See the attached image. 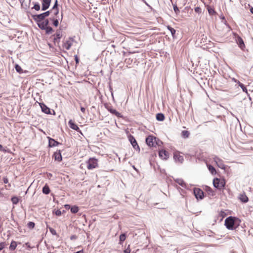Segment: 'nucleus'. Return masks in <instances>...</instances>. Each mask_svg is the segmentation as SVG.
Returning a JSON list of instances; mask_svg holds the SVG:
<instances>
[{
  "label": "nucleus",
  "mask_w": 253,
  "mask_h": 253,
  "mask_svg": "<svg viewBox=\"0 0 253 253\" xmlns=\"http://www.w3.org/2000/svg\"><path fill=\"white\" fill-rule=\"evenodd\" d=\"M241 220L236 217L229 216L226 218L225 220V225L226 227L229 230H233L238 227Z\"/></svg>",
  "instance_id": "1"
},
{
  "label": "nucleus",
  "mask_w": 253,
  "mask_h": 253,
  "mask_svg": "<svg viewBox=\"0 0 253 253\" xmlns=\"http://www.w3.org/2000/svg\"><path fill=\"white\" fill-rule=\"evenodd\" d=\"M97 160L94 158H90L88 159L87 163V168L88 169H92L98 167Z\"/></svg>",
  "instance_id": "2"
},
{
  "label": "nucleus",
  "mask_w": 253,
  "mask_h": 253,
  "mask_svg": "<svg viewBox=\"0 0 253 253\" xmlns=\"http://www.w3.org/2000/svg\"><path fill=\"white\" fill-rule=\"evenodd\" d=\"M213 184L215 188L218 189H221L223 188L225 185V182L224 180H220L217 178L214 179L213 180Z\"/></svg>",
  "instance_id": "3"
},
{
  "label": "nucleus",
  "mask_w": 253,
  "mask_h": 253,
  "mask_svg": "<svg viewBox=\"0 0 253 253\" xmlns=\"http://www.w3.org/2000/svg\"><path fill=\"white\" fill-rule=\"evenodd\" d=\"M128 139L133 148L136 150L140 151V148L133 136L129 134L128 136Z\"/></svg>",
  "instance_id": "4"
},
{
  "label": "nucleus",
  "mask_w": 253,
  "mask_h": 253,
  "mask_svg": "<svg viewBox=\"0 0 253 253\" xmlns=\"http://www.w3.org/2000/svg\"><path fill=\"white\" fill-rule=\"evenodd\" d=\"M194 194L197 200H202L204 198V192L200 188H195L193 190Z\"/></svg>",
  "instance_id": "5"
},
{
  "label": "nucleus",
  "mask_w": 253,
  "mask_h": 253,
  "mask_svg": "<svg viewBox=\"0 0 253 253\" xmlns=\"http://www.w3.org/2000/svg\"><path fill=\"white\" fill-rule=\"evenodd\" d=\"M146 142L149 146H155L157 143V138L152 136H149L146 138Z\"/></svg>",
  "instance_id": "6"
},
{
  "label": "nucleus",
  "mask_w": 253,
  "mask_h": 253,
  "mask_svg": "<svg viewBox=\"0 0 253 253\" xmlns=\"http://www.w3.org/2000/svg\"><path fill=\"white\" fill-rule=\"evenodd\" d=\"M214 161L216 164L217 166L221 169H225L226 168V166L224 164L223 161L217 157V156H215L213 158Z\"/></svg>",
  "instance_id": "7"
},
{
  "label": "nucleus",
  "mask_w": 253,
  "mask_h": 253,
  "mask_svg": "<svg viewBox=\"0 0 253 253\" xmlns=\"http://www.w3.org/2000/svg\"><path fill=\"white\" fill-rule=\"evenodd\" d=\"M32 18L36 23H39L40 22L43 21L45 17L41 13L40 14L33 15Z\"/></svg>",
  "instance_id": "8"
},
{
  "label": "nucleus",
  "mask_w": 253,
  "mask_h": 253,
  "mask_svg": "<svg viewBox=\"0 0 253 253\" xmlns=\"http://www.w3.org/2000/svg\"><path fill=\"white\" fill-rule=\"evenodd\" d=\"M173 159L175 161L180 163H182L184 161L183 157L181 156L178 152H174L173 153Z\"/></svg>",
  "instance_id": "9"
},
{
  "label": "nucleus",
  "mask_w": 253,
  "mask_h": 253,
  "mask_svg": "<svg viewBox=\"0 0 253 253\" xmlns=\"http://www.w3.org/2000/svg\"><path fill=\"white\" fill-rule=\"evenodd\" d=\"M39 105L41 108L42 112L46 114H51L50 109L43 103H40Z\"/></svg>",
  "instance_id": "10"
},
{
  "label": "nucleus",
  "mask_w": 253,
  "mask_h": 253,
  "mask_svg": "<svg viewBox=\"0 0 253 253\" xmlns=\"http://www.w3.org/2000/svg\"><path fill=\"white\" fill-rule=\"evenodd\" d=\"M51 0H42V10L45 11L47 9L50 4Z\"/></svg>",
  "instance_id": "11"
},
{
  "label": "nucleus",
  "mask_w": 253,
  "mask_h": 253,
  "mask_svg": "<svg viewBox=\"0 0 253 253\" xmlns=\"http://www.w3.org/2000/svg\"><path fill=\"white\" fill-rule=\"evenodd\" d=\"M68 124L72 129L75 130L78 132H80L81 133H82L80 129L78 126L75 123H74L72 120H70L69 121Z\"/></svg>",
  "instance_id": "12"
},
{
  "label": "nucleus",
  "mask_w": 253,
  "mask_h": 253,
  "mask_svg": "<svg viewBox=\"0 0 253 253\" xmlns=\"http://www.w3.org/2000/svg\"><path fill=\"white\" fill-rule=\"evenodd\" d=\"M159 157L163 160H167L169 158V153L165 150H161L159 152Z\"/></svg>",
  "instance_id": "13"
},
{
  "label": "nucleus",
  "mask_w": 253,
  "mask_h": 253,
  "mask_svg": "<svg viewBox=\"0 0 253 253\" xmlns=\"http://www.w3.org/2000/svg\"><path fill=\"white\" fill-rule=\"evenodd\" d=\"M48 146L50 147H52L54 146H58L60 144L59 142L55 140L54 139L48 137Z\"/></svg>",
  "instance_id": "14"
},
{
  "label": "nucleus",
  "mask_w": 253,
  "mask_h": 253,
  "mask_svg": "<svg viewBox=\"0 0 253 253\" xmlns=\"http://www.w3.org/2000/svg\"><path fill=\"white\" fill-rule=\"evenodd\" d=\"M53 156L55 160L58 161V162H61L62 160L61 150L55 152L53 154Z\"/></svg>",
  "instance_id": "15"
},
{
  "label": "nucleus",
  "mask_w": 253,
  "mask_h": 253,
  "mask_svg": "<svg viewBox=\"0 0 253 253\" xmlns=\"http://www.w3.org/2000/svg\"><path fill=\"white\" fill-rule=\"evenodd\" d=\"M107 109L112 114L115 115L118 117H121V114L119 112H118L116 110L113 109L111 107H107Z\"/></svg>",
  "instance_id": "16"
},
{
  "label": "nucleus",
  "mask_w": 253,
  "mask_h": 253,
  "mask_svg": "<svg viewBox=\"0 0 253 253\" xmlns=\"http://www.w3.org/2000/svg\"><path fill=\"white\" fill-rule=\"evenodd\" d=\"M239 198L243 203H247L249 200L248 197L244 193L240 194Z\"/></svg>",
  "instance_id": "17"
},
{
  "label": "nucleus",
  "mask_w": 253,
  "mask_h": 253,
  "mask_svg": "<svg viewBox=\"0 0 253 253\" xmlns=\"http://www.w3.org/2000/svg\"><path fill=\"white\" fill-rule=\"evenodd\" d=\"M237 42L239 45V46L242 49H243L245 47V45L243 39L239 37L237 39Z\"/></svg>",
  "instance_id": "18"
},
{
  "label": "nucleus",
  "mask_w": 253,
  "mask_h": 253,
  "mask_svg": "<svg viewBox=\"0 0 253 253\" xmlns=\"http://www.w3.org/2000/svg\"><path fill=\"white\" fill-rule=\"evenodd\" d=\"M235 82L237 83L238 84L239 86L241 87V88L242 89L243 91L246 92L249 95L248 90L246 87L244 85V84L240 83L239 81H237L235 80Z\"/></svg>",
  "instance_id": "19"
},
{
  "label": "nucleus",
  "mask_w": 253,
  "mask_h": 253,
  "mask_svg": "<svg viewBox=\"0 0 253 253\" xmlns=\"http://www.w3.org/2000/svg\"><path fill=\"white\" fill-rule=\"evenodd\" d=\"M72 42L70 41H67L64 43L63 47L67 50H69L72 46Z\"/></svg>",
  "instance_id": "20"
},
{
  "label": "nucleus",
  "mask_w": 253,
  "mask_h": 253,
  "mask_svg": "<svg viewBox=\"0 0 253 253\" xmlns=\"http://www.w3.org/2000/svg\"><path fill=\"white\" fill-rule=\"evenodd\" d=\"M42 191L43 193H44V194H46V195L50 193V189L47 184H45L43 187Z\"/></svg>",
  "instance_id": "21"
},
{
  "label": "nucleus",
  "mask_w": 253,
  "mask_h": 253,
  "mask_svg": "<svg viewBox=\"0 0 253 253\" xmlns=\"http://www.w3.org/2000/svg\"><path fill=\"white\" fill-rule=\"evenodd\" d=\"M175 181L177 183H178L179 185L181 186L182 187H186V184L184 182V181L183 180V179H180V178H177L175 180Z\"/></svg>",
  "instance_id": "22"
},
{
  "label": "nucleus",
  "mask_w": 253,
  "mask_h": 253,
  "mask_svg": "<svg viewBox=\"0 0 253 253\" xmlns=\"http://www.w3.org/2000/svg\"><path fill=\"white\" fill-rule=\"evenodd\" d=\"M205 190L207 192V193L211 195V196H214L215 195V193L214 191L212 190V189L209 186H206L205 187Z\"/></svg>",
  "instance_id": "23"
},
{
  "label": "nucleus",
  "mask_w": 253,
  "mask_h": 253,
  "mask_svg": "<svg viewBox=\"0 0 253 253\" xmlns=\"http://www.w3.org/2000/svg\"><path fill=\"white\" fill-rule=\"evenodd\" d=\"M156 119L159 121H163L165 119V116L163 113H158L156 115Z\"/></svg>",
  "instance_id": "24"
},
{
  "label": "nucleus",
  "mask_w": 253,
  "mask_h": 253,
  "mask_svg": "<svg viewBox=\"0 0 253 253\" xmlns=\"http://www.w3.org/2000/svg\"><path fill=\"white\" fill-rule=\"evenodd\" d=\"M17 243L14 241H12L9 246V250L13 251H14L17 247Z\"/></svg>",
  "instance_id": "25"
},
{
  "label": "nucleus",
  "mask_w": 253,
  "mask_h": 253,
  "mask_svg": "<svg viewBox=\"0 0 253 253\" xmlns=\"http://www.w3.org/2000/svg\"><path fill=\"white\" fill-rule=\"evenodd\" d=\"M61 35L59 32H57L55 34V37L54 38V42H56L59 41L61 38Z\"/></svg>",
  "instance_id": "26"
},
{
  "label": "nucleus",
  "mask_w": 253,
  "mask_h": 253,
  "mask_svg": "<svg viewBox=\"0 0 253 253\" xmlns=\"http://www.w3.org/2000/svg\"><path fill=\"white\" fill-rule=\"evenodd\" d=\"M208 168L209 171L212 174H215L216 173V170L215 168L211 165H208Z\"/></svg>",
  "instance_id": "27"
},
{
  "label": "nucleus",
  "mask_w": 253,
  "mask_h": 253,
  "mask_svg": "<svg viewBox=\"0 0 253 253\" xmlns=\"http://www.w3.org/2000/svg\"><path fill=\"white\" fill-rule=\"evenodd\" d=\"M207 8L210 15H213L215 13V11L211 6L208 5Z\"/></svg>",
  "instance_id": "28"
},
{
  "label": "nucleus",
  "mask_w": 253,
  "mask_h": 253,
  "mask_svg": "<svg viewBox=\"0 0 253 253\" xmlns=\"http://www.w3.org/2000/svg\"><path fill=\"white\" fill-rule=\"evenodd\" d=\"M190 133L187 130H183L181 132V135L184 138H187L189 137Z\"/></svg>",
  "instance_id": "29"
},
{
  "label": "nucleus",
  "mask_w": 253,
  "mask_h": 253,
  "mask_svg": "<svg viewBox=\"0 0 253 253\" xmlns=\"http://www.w3.org/2000/svg\"><path fill=\"white\" fill-rule=\"evenodd\" d=\"M38 27L41 29L42 30H45V29L46 28V26H45V25H44V24L43 23V22L42 21V22H40L39 23H37Z\"/></svg>",
  "instance_id": "30"
},
{
  "label": "nucleus",
  "mask_w": 253,
  "mask_h": 253,
  "mask_svg": "<svg viewBox=\"0 0 253 253\" xmlns=\"http://www.w3.org/2000/svg\"><path fill=\"white\" fill-rule=\"evenodd\" d=\"M70 210H71V211L73 213H76L78 212L79 209L78 207H77L76 206H74L71 208Z\"/></svg>",
  "instance_id": "31"
},
{
  "label": "nucleus",
  "mask_w": 253,
  "mask_h": 253,
  "mask_svg": "<svg viewBox=\"0 0 253 253\" xmlns=\"http://www.w3.org/2000/svg\"><path fill=\"white\" fill-rule=\"evenodd\" d=\"M15 68L16 71L18 73H19L20 74L23 73V70H22L21 67L19 65L16 64L15 66Z\"/></svg>",
  "instance_id": "32"
},
{
  "label": "nucleus",
  "mask_w": 253,
  "mask_h": 253,
  "mask_svg": "<svg viewBox=\"0 0 253 253\" xmlns=\"http://www.w3.org/2000/svg\"><path fill=\"white\" fill-rule=\"evenodd\" d=\"M168 29L170 32L172 36L174 37V34H175L176 32L175 30L169 26H168Z\"/></svg>",
  "instance_id": "33"
},
{
  "label": "nucleus",
  "mask_w": 253,
  "mask_h": 253,
  "mask_svg": "<svg viewBox=\"0 0 253 253\" xmlns=\"http://www.w3.org/2000/svg\"><path fill=\"white\" fill-rule=\"evenodd\" d=\"M11 200L12 203L14 205L17 204L19 202V199L17 197H13Z\"/></svg>",
  "instance_id": "34"
},
{
  "label": "nucleus",
  "mask_w": 253,
  "mask_h": 253,
  "mask_svg": "<svg viewBox=\"0 0 253 253\" xmlns=\"http://www.w3.org/2000/svg\"><path fill=\"white\" fill-rule=\"evenodd\" d=\"M126 238V236L125 234H122L120 236V243L121 244L122 242H123Z\"/></svg>",
  "instance_id": "35"
},
{
  "label": "nucleus",
  "mask_w": 253,
  "mask_h": 253,
  "mask_svg": "<svg viewBox=\"0 0 253 253\" xmlns=\"http://www.w3.org/2000/svg\"><path fill=\"white\" fill-rule=\"evenodd\" d=\"M45 32L47 34H49L53 32V29L51 27L47 26L46 28L45 29Z\"/></svg>",
  "instance_id": "36"
},
{
  "label": "nucleus",
  "mask_w": 253,
  "mask_h": 253,
  "mask_svg": "<svg viewBox=\"0 0 253 253\" xmlns=\"http://www.w3.org/2000/svg\"><path fill=\"white\" fill-rule=\"evenodd\" d=\"M50 20H52L53 21V25L55 26V27H57L59 25V22H58V20L57 19H55L54 18H50Z\"/></svg>",
  "instance_id": "37"
},
{
  "label": "nucleus",
  "mask_w": 253,
  "mask_h": 253,
  "mask_svg": "<svg viewBox=\"0 0 253 253\" xmlns=\"http://www.w3.org/2000/svg\"><path fill=\"white\" fill-rule=\"evenodd\" d=\"M33 9H35L37 11H39L40 9V5L39 3L36 2L34 4Z\"/></svg>",
  "instance_id": "38"
},
{
  "label": "nucleus",
  "mask_w": 253,
  "mask_h": 253,
  "mask_svg": "<svg viewBox=\"0 0 253 253\" xmlns=\"http://www.w3.org/2000/svg\"><path fill=\"white\" fill-rule=\"evenodd\" d=\"M35 223L33 222H29L27 224V226L30 229H33L35 227Z\"/></svg>",
  "instance_id": "39"
},
{
  "label": "nucleus",
  "mask_w": 253,
  "mask_h": 253,
  "mask_svg": "<svg viewBox=\"0 0 253 253\" xmlns=\"http://www.w3.org/2000/svg\"><path fill=\"white\" fill-rule=\"evenodd\" d=\"M173 10L175 13L177 14L180 12V11L176 4H173Z\"/></svg>",
  "instance_id": "40"
},
{
  "label": "nucleus",
  "mask_w": 253,
  "mask_h": 253,
  "mask_svg": "<svg viewBox=\"0 0 253 253\" xmlns=\"http://www.w3.org/2000/svg\"><path fill=\"white\" fill-rule=\"evenodd\" d=\"M55 9H58L57 0H55L54 5L53 6L52 8V10H55Z\"/></svg>",
  "instance_id": "41"
},
{
  "label": "nucleus",
  "mask_w": 253,
  "mask_h": 253,
  "mask_svg": "<svg viewBox=\"0 0 253 253\" xmlns=\"http://www.w3.org/2000/svg\"><path fill=\"white\" fill-rule=\"evenodd\" d=\"M49 230L50 232L53 235H56L57 234L56 231L53 228L51 227L49 228Z\"/></svg>",
  "instance_id": "42"
},
{
  "label": "nucleus",
  "mask_w": 253,
  "mask_h": 253,
  "mask_svg": "<svg viewBox=\"0 0 253 253\" xmlns=\"http://www.w3.org/2000/svg\"><path fill=\"white\" fill-rule=\"evenodd\" d=\"M51 12V10H48V11H45V12L42 13V14H43L44 17H46L49 15V14Z\"/></svg>",
  "instance_id": "43"
},
{
  "label": "nucleus",
  "mask_w": 253,
  "mask_h": 253,
  "mask_svg": "<svg viewBox=\"0 0 253 253\" xmlns=\"http://www.w3.org/2000/svg\"><path fill=\"white\" fill-rule=\"evenodd\" d=\"M195 11L198 13H201V8L200 7H196L195 8Z\"/></svg>",
  "instance_id": "44"
},
{
  "label": "nucleus",
  "mask_w": 253,
  "mask_h": 253,
  "mask_svg": "<svg viewBox=\"0 0 253 253\" xmlns=\"http://www.w3.org/2000/svg\"><path fill=\"white\" fill-rule=\"evenodd\" d=\"M5 242H1L0 243V251L3 249L5 247Z\"/></svg>",
  "instance_id": "45"
},
{
  "label": "nucleus",
  "mask_w": 253,
  "mask_h": 253,
  "mask_svg": "<svg viewBox=\"0 0 253 253\" xmlns=\"http://www.w3.org/2000/svg\"><path fill=\"white\" fill-rule=\"evenodd\" d=\"M55 214L56 215H58V216H60L62 214V212H61V211L59 210H56L55 211Z\"/></svg>",
  "instance_id": "46"
},
{
  "label": "nucleus",
  "mask_w": 253,
  "mask_h": 253,
  "mask_svg": "<svg viewBox=\"0 0 253 253\" xmlns=\"http://www.w3.org/2000/svg\"><path fill=\"white\" fill-rule=\"evenodd\" d=\"M130 249L129 248V245H128V247L127 248V249H126L124 251V253H130Z\"/></svg>",
  "instance_id": "47"
},
{
  "label": "nucleus",
  "mask_w": 253,
  "mask_h": 253,
  "mask_svg": "<svg viewBox=\"0 0 253 253\" xmlns=\"http://www.w3.org/2000/svg\"><path fill=\"white\" fill-rule=\"evenodd\" d=\"M42 22L44 25H45V26H48L49 24V20L48 19H44L43 21H42Z\"/></svg>",
  "instance_id": "48"
},
{
  "label": "nucleus",
  "mask_w": 253,
  "mask_h": 253,
  "mask_svg": "<svg viewBox=\"0 0 253 253\" xmlns=\"http://www.w3.org/2000/svg\"><path fill=\"white\" fill-rule=\"evenodd\" d=\"M3 181L4 183L7 184L8 183V179L6 177H4L3 178Z\"/></svg>",
  "instance_id": "49"
},
{
  "label": "nucleus",
  "mask_w": 253,
  "mask_h": 253,
  "mask_svg": "<svg viewBox=\"0 0 253 253\" xmlns=\"http://www.w3.org/2000/svg\"><path fill=\"white\" fill-rule=\"evenodd\" d=\"M51 10L52 11V10ZM53 10L54 11V14L55 15H57L59 13V9H55Z\"/></svg>",
  "instance_id": "50"
},
{
  "label": "nucleus",
  "mask_w": 253,
  "mask_h": 253,
  "mask_svg": "<svg viewBox=\"0 0 253 253\" xmlns=\"http://www.w3.org/2000/svg\"><path fill=\"white\" fill-rule=\"evenodd\" d=\"M0 151L2 152H5V150L3 148V146L0 144Z\"/></svg>",
  "instance_id": "51"
},
{
  "label": "nucleus",
  "mask_w": 253,
  "mask_h": 253,
  "mask_svg": "<svg viewBox=\"0 0 253 253\" xmlns=\"http://www.w3.org/2000/svg\"><path fill=\"white\" fill-rule=\"evenodd\" d=\"M81 111L83 112V113H84L85 111V108L84 107H81Z\"/></svg>",
  "instance_id": "52"
},
{
  "label": "nucleus",
  "mask_w": 253,
  "mask_h": 253,
  "mask_svg": "<svg viewBox=\"0 0 253 253\" xmlns=\"http://www.w3.org/2000/svg\"><path fill=\"white\" fill-rule=\"evenodd\" d=\"M75 61H76V63H78L79 62V59L78 58L77 55L75 56Z\"/></svg>",
  "instance_id": "53"
},
{
  "label": "nucleus",
  "mask_w": 253,
  "mask_h": 253,
  "mask_svg": "<svg viewBox=\"0 0 253 253\" xmlns=\"http://www.w3.org/2000/svg\"><path fill=\"white\" fill-rule=\"evenodd\" d=\"M77 238V237L76 235H72L71 236L70 239L71 240H74V239H76Z\"/></svg>",
  "instance_id": "54"
},
{
  "label": "nucleus",
  "mask_w": 253,
  "mask_h": 253,
  "mask_svg": "<svg viewBox=\"0 0 253 253\" xmlns=\"http://www.w3.org/2000/svg\"><path fill=\"white\" fill-rule=\"evenodd\" d=\"M250 12L251 13L253 14V7H252L251 8H250Z\"/></svg>",
  "instance_id": "55"
},
{
  "label": "nucleus",
  "mask_w": 253,
  "mask_h": 253,
  "mask_svg": "<svg viewBox=\"0 0 253 253\" xmlns=\"http://www.w3.org/2000/svg\"><path fill=\"white\" fill-rule=\"evenodd\" d=\"M76 253H83V251L81 250V251H78V252H76Z\"/></svg>",
  "instance_id": "56"
},
{
  "label": "nucleus",
  "mask_w": 253,
  "mask_h": 253,
  "mask_svg": "<svg viewBox=\"0 0 253 253\" xmlns=\"http://www.w3.org/2000/svg\"><path fill=\"white\" fill-rule=\"evenodd\" d=\"M147 6H148V7H151V6H150V5L146 1V3H144Z\"/></svg>",
  "instance_id": "57"
},
{
  "label": "nucleus",
  "mask_w": 253,
  "mask_h": 253,
  "mask_svg": "<svg viewBox=\"0 0 253 253\" xmlns=\"http://www.w3.org/2000/svg\"><path fill=\"white\" fill-rule=\"evenodd\" d=\"M142 1H143L144 3H146V0H141Z\"/></svg>",
  "instance_id": "58"
},
{
  "label": "nucleus",
  "mask_w": 253,
  "mask_h": 253,
  "mask_svg": "<svg viewBox=\"0 0 253 253\" xmlns=\"http://www.w3.org/2000/svg\"><path fill=\"white\" fill-rule=\"evenodd\" d=\"M65 207H70V206L69 205H66Z\"/></svg>",
  "instance_id": "59"
}]
</instances>
